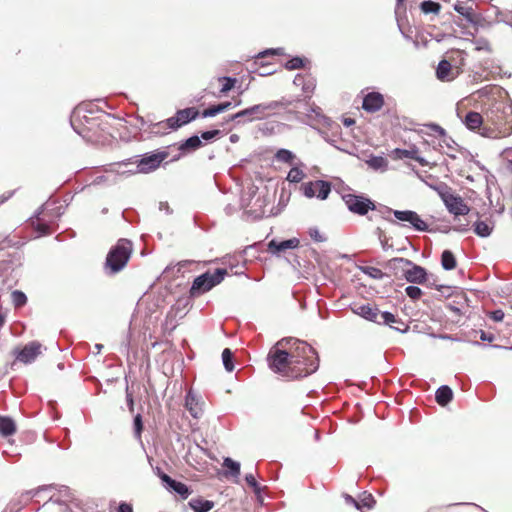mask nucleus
I'll return each instance as SVG.
<instances>
[{
    "mask_svg": "<svg viewBox=\"0 0 512 512\" xmlns=\"http://www.w3.org/2000/svg\"><path fill=\"white\" fill-rule=\"evenodd\" d=\"M303 66H304V59L299 56H295V57L291 58L285 64V68L288 70L300 69Z\"/></svg>",
    "mask_w": 512,
    "mask_h": 512,
    "instance_id": "44",
    "label": "nucleus"
},
{
    "mask_svg": "<svg viewBox=\"0 0 512 512\" xmlns=\"http://www.w3.org/2000/svg\"><path fill=\"white\" fill-rule=\"evenodd\" d=\"M227 270L225 268H217L213 273L207 271L196 277L192 283L190 293L191 295H201L208 292L216 285L220 284L225 276Z\"/></svg>",
    "mask_w": 512,
    "mask_h": 512,
    "instance_id": "5",
    "label": "nucleus"
},
{
    "mask_svg": "<svg viewBox=\"0 0 512 512\" xmlns=\"http://www.w3.org/2000/svg\"><path fill=\"white\" fill-rule=\"evenodd\" d=\"M451 71V64L448 60H441L438 63L437 69H436V76L439 80L445 81L449 80V73Z\"/></svg>",
    "mask_w": 512,
    "mask_h": 512,
    "instance_id": "34",
    "label": "nucleus"
},
{
    "mask_svg": "<svg viewBox=\"0 0 512 512\" xmlns=\"http://www.w3.org/2000/svg\"><path fill=\"white\" fill-rule=\"evenodd\" d=\"M367 165L374 170H385L388 162L382 156H372L367 160Z\"/></svg>",
    "mask_w": 512,
    "mask_h": 512,
    "instance_id": "37",
    "label": "nucleus"
},
{
    "mask_svg": "<svg viewBox=\"0 0 512 512\" xmlns=\"http://www.w3.org/2000/svg\"><path fill=\"white\" fill-rule=\"evenodd\" d=\"M159 210L165 212L166 214H171L172 210L169 207V204L167 202H160L159 203Z\"/></svg>",
    "mask_w": 512,
    "mask_h": 512,
    "instance_id": "64",
    "label": "nucleus"
},
{
    "mask_svg": "<svg viewBox=\"0 0 512 512\" xmlns=\"http://www.w3.org/2000/svg\"><path fill=\"white\" fill-rule=\"evenodd\" d=\"M202 146L201 138L198 135H193L186 140L182 141L178 146L179 153L171 159V161L179 160L182 155L196 151Z\"/></svg>",
    "mask_w": 512,
    "mask_h": 512,
    "instance_id": "17",
    "label": "nucleus"
},
{
    "mask_svg": "<svg viewBox=\"0 0 512 512\" xmlns=\"http://www.w3.org/2000/svg\"><path fill=\"white\" fill-rule=\"evenodd\" d=\"M223 467L227 468L225 475L227 477L230 476L236 478L235 483H238V478L240 475V463L230 457H226L223 460Z\"/></svg>",
    "mask_w": 512,
    "mask_h": 512,
    "instance_id": "28",
    "label": "nucleus"
},
{
    "mask_svg": "<svg viewBox=\"0 0 512 512\" xmlns=\"http://www.w3.org/2000/svg\"><path fill=\"white\" fill-rule=\"evenodd\" d=\"M360 270L362 271V273H364L365 275H367L373 279L380 280L384 277V273L376 267L361 266Z\"/></svg>",
    "mask_w": 512,
    "mask_h": 512,
    "instance_id": "40",
    "label": "nucleus"
},
{
    "mask_svg": "<svg viewBox=\"0 0 512 512\" xmlns=\"http://www.w3.org/2000/svg\"><path fill=\"white\" fill-rule=\"evenodd\" d=\"M16 431V425L12 418L0 416V433L3 436L13 435Z\"/></svg>",
    "mask_w": 512,
    "mask_h": 512,
    "instance_id": "30",
    "label": "nucleus"
},
{
    "mask_svg": "<svg viewBox=\"0 0 512 512\" xmlns=\"http://www.w3.org/2000/svg\"><path fill=\"white\" fill-rule=\"evenodd\" d=\"M42 345L37 341L26 344L23 348L15 350L16 359L24 364H30L41 354Z\"/></svg>",
    "mask_w": 512,
    "mask_h": 512,
    "instance_id": "14",
    "label": "nucleus"
},
{
    "mask_svg": "<svg viewBox=\"0 0 512 512\" xmlns=\"http://www.w3.org/2000/svg\"><path fill=\"white\" fill-rule=\"evenodd\" d=\"M354 313L377 324H390L397 322L394 314L388 311L381 312L376 306H372L370 304L360 305L354 309Z\"/></svg>",
    "mask_w": 512,
    "mask_h": 512,
    "instance_id": "10",
    "label": "nucleus"
},
{
    "mask_svg": "<svg viewBox=\"0 0 512 512\" xmlns=\"http://www.w3.org/2000/svg\"><path fill=\"white\" fill-rule=\"evenodd\" d=\"M347 209L356 215L364 216L370 210H376L375 203L362 194L344 193L342 194Z\"/></svg>",
    "mask_w": 512,
    "mask_h": 512,
    "instance_id": "8",
    "label": "nucleus"
},
{
    "mask_svg": "<svg viewBox=\"0 0 512 512\" xmlns=\"http://www.w3.org/2000/svg\"><path fill=\"white\" fill-rule=\"evenodd\" d=\"M316 197L325 200L331 192V184L324 180H316Z\"/></svg>",
    "mask_w": 512,
    "mask_h": 512,
    "instance_id": "32",
    "label": "nucleus"
},
{
    "mask_svg": "<svg viewBox=\"0 0 512 512\" xmlns=\"http://www.w3.org/2000/svg\"><path fill=\"white\" fill-rule=\"evenodd\" d=\"M441 198L448 211L456 216L467 215L470 211V208L460 196L446 192L441 194Z\"/></svg>",
    "mask_w": 512,
    "mask_h": 512,
    "instance_id": "13",
    "label": "nucleus"
},
{
    "mask_svg": "<svg viewBox=\"0 0 512 512\" xmlns=\"http://www.w3.org/2000/svg\"><path fill=\"white\" fill-rule=\"evenodd\" d=\"M126 402H127L129 411L131 413H133L134 412V399H133V394H132V392H130L128 386H126Z\"/></svg>",
    "mask_w": 512,
    "mask_h": 512,
    "instance_id": "53",
    "label": "nucleus"
},
{
    "mask_svg": "<svg viewBox=\"0 0 512 512\" xmlns=\"http://www.w3.org/2000/svg\"><path fill=\"white\" fill-rule=\"evenodd\" d=\"M453 8L457 13L463 16L466 19V21L469 22L470 24L476 25L479 23L480 18L474 12L472 6H468L465 2L458 1L453 5Z\"/></svg>",
    "mask_w": 512,
    "mask_h": 512,
    "instance_id": "21",
    "label": "nucleus"
},
{
    "mask_svg": "<svg viewBox=\"0 0 512 512\" xmlns=\"http://www.w3.org/2000/svg\"><path fill=\"white\" fill-rule=\"evenodd\" d=\"M312 111L316 114L323 124H329L330 119L320 113V108H313Z\"/></svg>",
    "mask_w": 512,
    "mask_h": 512,
    "instance_id": "61",
    "label": "nucleus"
},
{
    "mask_svg": "<svg viewBox=\"0 0 512 512\" xmlns=\"http://www.w3.org/2000/svg\"><path fill=\"white\" fill-rule=\"evenodd\" d=\"M222 362L226 371L232 372L234 370L233 353L229 348L223 350Z\"/></svg>",
    "mask_w": 512,
    "mask_h": 512,
    "instance_id": "39",
    "label": "nucleus"
},
{
    "mask_svg": "<svg viewBox=\"0 0 512 512\" xmlns=\"http://www.w3.org/2000/svg\"><path fill=\"white\" fill-rule=\"evenodd\" d=\"M384 105L383 95L378 92L368 93L362 103V108L370 113L379 111Z\"/></svg>",
    "mask_w": 512,
    "mask_h": 512,
    "instance_id": "18",
    "label": "nucleus"
},
{
    "mask_svg": "<svg viewBox=\"0 0 512 512\" xmlns=\"http://www.w3.org/2000/svg\"><path fill=\"white\" fill-rule=\"evenodd\" d=\"M199 115V111L195 107H189L177 111L176 115L168 118L166 121L157 123L154 128L176 130L181 126L195 120ZM158 133L159 130L154 131Z\"/></svg>",
    "mask_w": 512,
    "mask_h": 512,
    "instance_id": "9",
    "label": "nucleus"
},
{
    "mask_svg": "<svg viewBox=\"0 0 512 512\" xmlns=\"http://www.w3.org/2000/svg\"><path fill=\"white\" fill-rule=\"evenodd\" d=\"M132 253V242L128 239H119L107 254L105 268L109 274H116L127 264Z\"/></svg>",
    "mask_w": 512,
    "mask_h": 512,
    "instance_id": "3",
    "label": "nucleus"
},
{
    "mask_svg": "<svg viewBox=\"0 0 512 512\" xmlns=\"http://www.w3.org/2000/svg\"><path fill=\"white\" fill-rule=\"evenodd\" d=\"M258 193V187L255 185H250L247 190H245L241 196L240 199V206L241 208L246 210V213L248 214V209H250V206L252 205L254 199Z\"/></svg>",
    "mask_w": 512,
    "mask_h": 512,
    "instance_id": "26",
    "label": "nucleus"
},
{
    "mask_svg": "<svg viewBox=\"0 0 512 512\" xmlns=\"http://www.w3.org/2000/svg\"><path fill=\"white\" fill-rule=\"evenodd\" d=\"M302 191H303V194L307 198L315 197L316 196V184H315V181H310V182L302 184Z\"/></svg>",
    "mask_w": 512,
    "mask_h": 512,
    "instance_id": "46",
    "label": "nucleus"
},
{
    "mask_svg": "<svg viewBox=\"0 0 512 512\" xmlns=\"http://www.w3.org/2000/svg\"><path fill=\"white\" fill-rule=\"evenodd\" d=\"M288 342H292V347H294L295 351L291 353V358L299 359V363L297 364L300 368H306L311 363L312 360L317 361L319 364V357L316 350L311 347L306 342L300 341L298 339L290 338Z\"/></svg>",
    "mask_w": 512,
    "mask_h": 512,
    "instance_id": "11",
    "label": "nucleus"
},
{
    "mask_svg": "<svg viewBox=\"0 0 512 512\" xmlns=\"http://www.w3.org/2000/svg\"><path fill=\"white\" fill-rule=\"evenodd\" d=\"M405 292L409 298L413 301L418 300L422 295V290L414 285H409L405 288Z\"/></svg>",
    "mask_w": 512,
    "mask_h": 512,
    "instance_id": "48",
    "label": "nucleus"
},
{
    "mask_svg": "<svg viewBox=\"0 0 512 512\" xmlns=\"http://www.w3.org/2000/svg\"><path fill=\"white\" fill-rule=\"evenodd\" d=\"M420 9L425 14H438L441 9V4L432 0H425L420 4Z\"/></svg>",
    "mask_w": 512,
    "mask_h": 512,
    "instance_id": "35",
    "label": "nucleus"
},
{
    "mask_svg": "<svg viewBox=\"0 0 512 512\" xmlns=\"http://www.w3.org/2000/svg\"><path fill=\"white\" fill-rule=\"evenodd\" d=\"M304 177L305 173L302 169L298 167H293L290 169L287 175V180L292 183H299L300 181L303 180Z\"/></svg>",
    "mask_w": 512,
    "mask_h": 512,
    "instance_id": "41",
    "label": "nucleus"
},
{
    "mask_svg": "<svg viewBox=\"0 0 512 512\" xmlns=\"http://www.w3.org/2000/svg\"><path fill=\"white\" fill-rule=\"evenodd\" d=\"M474 232L479 237H488L492 232V227L484 221H476L474 223Z\"/></svg>",
    "mask_w": 512,
    "mask_h": 512,
    "instance_id": "36",
    "label": "nucleus"
},
{
    "mask_svg": "<svg viewBox=\"0 0 512 512\" xmlns=\"http://www.w3.org/2000/svg\"><path fill=\"white\" fill-rule=\"evenodd\" d=\"M214 502L211 500L203 499L202 497L192 498L188 502V506L194 512H209L214 507Z\"/></svg>",
    "mask_w": 512,
    "mask_h": 512,
    "instance_id": "24",
    "label": "nucleus"
},
{
    "mask_svg": "<svg viewBox=\"0 0 512 512\" xmlns=\"http://www.w3.org/2000/svg\"><path fill=\"white\" fill-rule=\"evenodd\" d=\"M387 267L392 270L395 275L401 272L402 276L410 283L423 284L429 281L426 269L413 263L409 259L402 257L390 259L387 262Z\"/></svg>",
    "mask_w": 512,
    "mask_h": 512,
    "instance_id": "2",
    "label": "nucleus"
},
{
    "mask_svg": "<svg viewBox=\"0 0 512 512\" xmlns=\"http://www.w3.org/2000/svg\"><path fill=\"white\" fill-rule=\"evenodd\" d=\"M36 231L39 233L40 236L50 234V228L45 223H38L36 226Z\"/></svg>",
    "mask_w": 512,
    "mask_h": 512,
    "instance_id": "54",
    "label": "nucleus"
},
{
    "mask_svg": "<svg viewBox=\"0 0 512 512\" xmlns=\"http://www.w3.org/2000/svg\"><path fill=\"white\" fill-rule=\"evenodd\" d=\"M441 265L444 270L450 271L456 267V259L450 250H444L441 255Z\"/></svg>",
    "mask_w": 512,
    "mask_h": 512,
    "instance_id": "33",
    "label": "nucleus"
},
{
    "mask_svg": "<svg viewBox=\"0 0 512 512\" xmlns=\"http://www.w3.org/2000/svg\"><path fill=\"white\" fill-rule=\"evenodd\" d=\"M300 241L298 238H291L283 241L271 240L268 243V251L271 254L278 255L280 252H283L287 249H295L299 246Z\"/></svg>",
    "mask_w": 512,
    "mask_h": 512,
    "instance_id": "19",
    "label": "nucleus"
},
{
    "mask_svg": "<svg viewBox=\"0 0 512 512\" xmlns=\"http://www.w3.org/2000/svg\"><path fill=\"white\" fill-rule=\"evenodd\" d=\"M12 302L15 305V307H22L27 302V296L24 292L20 290H15L11 294Z\"/></svg>",
    "mask_w": 512,
    "mask_h": 512,
    "instance_id": "43",
    "label": "nucleus"
},
{
    "mask_svg": "<svg viewBox=\"0 0 512 512\" xmlns=\"http://www.w3.org/2000/svg\"><path fill=\"white\" fill-rule=\"evenodd\" d=\"M221 134V131L218 129L210 130V131H204L201 133V141H210L216 137H218Z\"/></svg>",
    "mask_w": 512,
    "mask_h": 512,
    "instance_id": "51",
    "label": "nucleus"
},
{
    "mask_svg": "<svg viewBox=\"0 0 512 512\" xmlns=\"http://www.w3.org/2000/svg\"><path fill=\"white\" fill-rule=\"evenodd\" d=\"M315 87H316V84H315V81L313 78H311V77H308L307 79L303 78L302 90L305 94L312 93L314 91Z\"/></svg>",
    "mask_w": 512,
    "mask_h": 512,
    "instance_id": "50",
    "label": "nucleus"
},
{
    "mask_svg": "<svg viewBox=\"0 0 512 512\" xmlns=\"http://www.w3.org/2000/svg\"><path fill=\"white\" fill-rule=\"evenodd\" d=\"M185 407L193 418L197 419L202 415L203 410L199 403V399L192 390H189L186 394Z\"/></svg>",
    "mask_w": 512,
    "mask_h": 512,
    "instance_id": "22",
    "label": "nucleus"
},
{
    "mask_svg": "<svg viewBox=\"0 0 512 512\" xmlns=\"http://www.w3.org/2000/svg\"><path fill=\"white\" fill-rule=\"evenodd\" d=\"M159 477L169 491L178 494L182 499H187L191 494V490L185 483L172 479L169 475L163 472L159 473Z\"/></svg>",
    "mask_w": 512,
    "mask_h": 512,
    "instance_id": "15",
    "label": "nucleus"
},
{
    "mask_svg": "<svg viewBox=\"0 0 512 512\" xmlns=\"http://www.w3.org/2000/svg\"><path fill=\"white\" fill-rule=\"evenodd\" d=\"M51 488H52V485H50V486H42V487H39L36 490L27 491L25 494H23V496H27V498L29 499V498L35 496L38 492H40L42 490L51 489Z\"/></svg>",
    "mask_w": 512,
    "mask_h": 512,
    "instance_id": "59",
    "label": "nucleus"
},
{
    "mask_svg": "<svg viewBox=\"0 0 512 512\" xmlns=\"http://www.w3.org/2000/svg\"><path fill=\"white\" fill-rule=\"evenodd\" d=\"M479 130H481L480 134L484 137H488V138L503 137L502 134L493 125L488 126V124L485 122Z\"/></svg>",
    "mask_w": 512,
    "mask_h": 512,
    "instance_id": "38",
    "label": "nucleus"
},
{
    "mask_svg": "<svg viewBox=\"0 0 512 512\" xmlns=\"http://www.w3.org/2000/svg\"><path fill=\"white\" fill-rule=\"evenodd\" d=\"M490 122L502 136L512 134V108L492 109L487 113V123Z\"/></svg>",
    "mask_w": 512,
    "mask_h": 512,
    "instance_id": "7",
    "label": "nucleus"
},
{
    "mask_svg": "<svg viewBox=\"0 0 512 512\" xmlns=\"http://www.w3.org/2000/svg\"><path fill=\"white\" fill-rule=\"evenodd\" d=\"M288 341L289 339H281L270 349L267 355L269 368L274 373L287 379L307 377L316 372L318 369L317 361L312 360L308 367L302 369L297 365L300 361L298 358H291V354L280 348L285 344L292 345V342Z\"/></svg>",
    "mask_w": 512,
    "mask_h": 512,
    "instance_id": "1",
    "label": "nucleus"
},
{
    "mask_svg": "<svg viewBox=\"0 0 512 512\" xmlns=\"http://www.w3.org/2000/svg\"><path fill=\"white\" fill-rule=\"evenodd\" d=\"M245 481L253 489L255 494H260L261 487L252 473H249L245 476Z\"/></svg>",
    "mask_w": 512,
    "mask_h": 512,
    "instance_id": "49",
    "label": "nucleus"
},
{
    "mask_svg": "<svg viewBox=\"0 0 512 512\" xmlns=\"http://www.w3.org/2000/svg\"><path fill=\"white\" fill-rule=\"evenodd\" d=\"M230 108H232V102H230V101L222 102V103H219L217 105H214V106H211V107L205 109L202 112V117H204V118L214 117L219 113L229 110Z\"/></svg>",
    "mask_w": 512,
    "mask_h": 512,
    "instance_id": "29",
    "label": "nucleus"
},
{
    "mask_svg": "<svg viewBox=\"0 0 512 512\" xmlns=\"http://www.w3.org/2000/svg\"><path fill=\"white\" fill-rule=\"evenodd\" d=\"M463 122L469 130H476L480 129L481 126L484 124V119L480 113L475 111H469L466 114Z\"/></svg>",
    "mask_w": 512,
    "mask_h": 512,
    "instance_id": "25",
    "label": "nucleus"
},
{
    "mask_svg": "<svg viewBox=\"0 0 512 512\" xmlns=\"http://www.w3.org/2000/svg\"><path fill=\"white\" fill-rule=\"evenodd\" d=\"M309 236L315 241V242H324L326 241V237H324L318 228L316 227H313V228H310L309 231Z\"/></svg>",
    "mask_w": 512,
    "mask_h": 512,
    "instance_id": "52",
    "label": "nucleus"
},
{
    "mask_svg": "<svg viewBox=\"0 0 512 512\" xmlns=\"http://www.w3.org/2000/svg\"><path fill=\"white\" fill-rule=\"evenodd\" d=\"M297 101H299L298 98L294 99V98L282 97L280 100H273V101H269L267 103H268L270 112H275V110L280 109V108L286 109Z\"/></svg>",
    "mask_w": 512,
    "mask_h": 512,
    "instance_id": "31",
    "label": "nucleus"
},
{
    "mask_svg": "<svg viewBox=\"0 0 512 512\" xmlns=\"http://www.w3.org/2000/svg\"><path fill=\"white\" fill-rule=\"evenodd\" d=\"M453 398V391L447 385H442L436 390L435 399L441 406H446Z\"/></svg>",
    "mask_w": 512,
    "mask_h": 512,
    "instance_id": "27",
    "label": "nucleus"
},
{
    "mask_svg": "<svg viewBox=\"0 0 512 512\" xmlns=\"http://www.w3.org/2000/svg\"><path fill=\"white\" fill-rule=\"evenodd\" d=\"M169 156L166 150H156L146 153L137 161V167L134 172L149 173L156 170L160 164Z\"/></svg>",
    "mask_w": 512,
    "mask_h": 512,
    "instance_id": "12",
    "label": "nucleus"
},
{
    "mask_svg": "<svg viewBox=\"0 0 512 512\" xmlns=\"http://www.w3.org/2000/svg\"><path fill=\"white\" fill-rule=\"evenodd\" d=\"M394 154L399 159L409 158L417 161L422 166L428 165V162L419 155L418 148L415 146H412L409 149L396 148L394 150Z\"/></svg>",
    "mask_w": 512,
    "mask_h": 512,
    "instance_id": "23",
    "label": "nucleus"
},
{
    "mask_svg": "<svg viewBox=\"0 0 512 512\" xmlns=\"http://www.w3.org/2000/svg\"><path fill=\"white\" fill-rule=\"evenodd\" d=\"M429 127L442 138L439 142V146L441 148L445 146L448 149L445 153L451 158H456L454 152L457 151V143L451 137L447 136L446 131L441 126L430 124Z\"/></svg>",
    "mask_w": 512,
    "mask_h": 512,
    "instance_id": "16",
    "label": "nucleus"
},
{
    "mask_svg": "<svg viewBox=\"0 0 512 512\" xmlns=\"http://www.w3.org/2000/svg\"><path fill=\"white\" fill-rule=\"evenodd\" d=\"M387 213H393L394 220L404 227H412L414 230L419 232H430L428 224L412 210H394L386 207Z\"/></svg>",
    "mask_w": 512,
    "mask_h": 512,
    "instance_id": "6",
    "label": "nucleus"
},
{
    "mask_svg": "<svg viewBox=\"0 0 512 512\" xmlns=\"http://www.w3.org/2000/svg\"><path fill=\"white\" fill-rule=\"evenodd\" d=\"M219 81H223L224 84L220 90L221 93H227L230 91L236 84V78L223 76L219 78Z\"/></svg>",
    "mask_w": 512,
    "mask_h": 512,
    "instance_id": "47",
    "label": "nucleus"
},
{
    "mask_svg": "<svg viewBox=\"0 0 512 512\" xmlns=\"http://www.w3.org/2000/svg\"><path fill=\"white\" fill-rule=\"evenodd\" d=\"M490 318L496 322L502 321L504 318V312L500 309L494 310L491 312Z\"/></svg>",
    "mask_w": 512,
    "mask_h": 512,
    "instance_id": "56",
    "label": "nucleus"
},
{
    "mask_svg": "<svg viewBox=\"0 0 512 512\" xmlns=\"http://www.w3.org/2000/svg\"><path fill=\"white\" fill-rule=\"evenodd\" d=\"M374 502H375V501H374V499H373L372 495H371V494H369V495H368V496H366L364 499H362V501H361V503H360V506H362V509H363L364 507H366V508H368V509H369V508H371V507H372V504H373Z\"/></svg>",
    "mask_w": 512,
    "mask_h": 512,
    "instance_id": "57",
    "label": "nucleus"
},
{
    "mask_svg": "<svg viewBox=\"0 0 512 512\" xmlns=\"http://www.w3.org/2000/svg\"><path fill=\"white\" fill-rule=\"evenodd\" d=\"M269 203V200L265 195H258L254 199L250 209H248V214L254 219L262 218L266 213V206Z\"/></svg>",
    "mask_w": 512,
    "mask_h": 512,
    "instance_id": "20",
    "label": "nucleus"
},
{
    "mask_svg": "<svg viewBox=\"0 0 512 512\" xmlns=\"http://www.w3.org/2000/svg\"><path fill=\"white\" fill-rule=\"evenodd\" d=\"M267 54H276V55H283L284 49L283 48H276V49H269L264 52H261L259 56L264 57Z\"/></svg>",
    "mask_w": 512,
    "mask_h": 512,
    "instance_id": "60",
    "label": "nucleus"
},
{
    "mask_svg": "<svg viewBox=\"0 0 512 512\" xmlns=\"http://www.w3.org/2000/svg\"><path fill=\"white\" fill-rule=\"evenodd\" d=\"M345 502L349 505H353L356 509L362 511V506H360V503L356 499H354L352 496H350L348 494L345 495Z\"/></svg>",
    "mask_w": 512,
    "mask_h": 512,
    "instance_id": "58",
    "label": "nucleus"
},
{
    "mask_svg": "<svg viewBox=\"0 0 512 512\" xmlns=\"http://www.w3.org/2000/svg\"><path fill=\"white\" fill-rule=\"evenodd\" d=\"M276 115V112H270L268 103H259L247 107L239 112L231 115L227 122L235 121L237 124H246L254 121L265 120L271 116Z\"/></svg>",
    "mask_w": 512,
    "mask_h": 512,
    "instance_id": "4",
    "label": "nucleus"
},
{
    "mask_svg": "<svg viewBox=\"0 0 512 512\" xmlns=\"http://www.w3.org/2000/svg\"><path fill=\"white\" fill-rule=\"evenodd\" d=\"M133 426H134V435L137 439H141V434L143 431V420L141 414H137L134 416L133 419Z\"/></svg>",
    "mask_w": 512,
    "mask_h": 512,
    "instance_id": "45",
    "label": "nucleus"
},
{
    "mask_svg": "<svg viewBox=\"0 0 512 512\" xmlns=\"http://www.w3.org/2000/svg\"><path fill=\"white\" fill-rule=\"evenodd\" d=\"M118 512H133V509L130 504L122 502L118 506Z\"/></svg>",
    "mask_w": 512,
    "mask_h": 512,
    "instance_id": "62",
    "label": "nucleus"
},
{
    "mask_svg": "<svg viewBox=\"0 0 512 512\" xmlns=\"http://www.w3.org/2000/svg\"><path fill=\"white\" fill-rule=\"evenodd\" d=\"M386 207H387V206H383V207L379 210V212H380V214H381L382 218H383V219H385V220H387L389 223H391V224H393V225H398L399 223H398L396 220H394L393 218H390V217H389V215H390L391 213H387V212L385 211V208H386Z\"/></svg>",
    "mask_w": 512,
    "mask_h": 512,
    "instance_id": "55",
    "label": "nucleus"
},
{
    "mask_svg": "<svg viewBox=\"0 0 512 512\" xmlns=\"http://www.w3.org/2000/svg\"><path fill=\"white\" fill-rule=\"evenodd\" d=\"M480 339L482 341L492 342L494 340V335L488 334L485 331H480Z\"/></svg>",
    "mask_w": 512,
    "mask_h": 512,
    "instance_id": "63",
    "label": "nucleus"
},
{
    "mask_svg": "<svg viewBox=\"0 0 512 512\" xmlns=\"http://www.w3.org/2000/svg\"><path fill=\"white\" fill-rule=\"evenodd\" d=\"M295 155L287 149H279L275 154V159L283 163H291Z\"/></svg>",
    "mask_w": 512,
    "mask_h": 512,
    "instance_id": "42",
    "label": "nucleus"
}]
</instances>
